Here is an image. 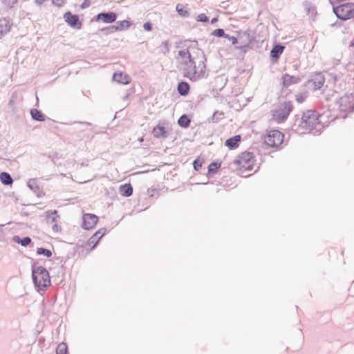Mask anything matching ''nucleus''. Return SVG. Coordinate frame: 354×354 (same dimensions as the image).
<instances>
[{"label": "nucleus", "mask_w": 354, "mask_h": 354, "mask_svg": "<svg viewBox=\"0 0 354 354\" xmlns=\"http://www.w3.org/2000/svg\"><path fill=\"white\" fill-rule=\"evenodd\" d=\"M254 157L253 153L249 151L241 153L234 160V163L239 166L241 171H250L253 169Z\"/></svg>", "instance_id": "20e7f679"}, {"label": "nucleus", "mask_w": 354, "mask_h": 354, "mask_svg": "<svg viewBox=\"0 0 354 354\" xmlns=\"http://www.w3.org/2000/svg\"><path fill=\"white\" fill-rule=\"evenodd\" d=\"M285 46L281 44H275L270 50V57L274 60H277L282 54Z\"/></svg>", "instance_id": "f3484780"}, {"label": "nucleus", "mask_w": 354, "mask_h": 354, "mask_svg": "<svg viewBox=\"0 0 354 354\" xmlns=\"http://www.w3.org/2000/svg\"><path fill=\"white\" fill-rule=\"evenodd\" d=\"M10 30V24L9 20L6 18L0 19V36L9 32Z\"/></svg>", "instance_id": "412c9836"}, {"label": "nucleus", "mask_w": 354, "mask_h": 354, "mask_svg": "<svg viewBox=\"0 0 354 354\" xmlns=\"http://www.w3.org/2000/svg\"><path fill=\"white\" fill-rule=\"evenodd\" d=\"M162 46L165 49V53H168L169 51V45L168 41H164L162 42Z\"/></svg>", "instance_id": "37998d69"}, {"label": "nucleus", "mask_w": 354, "mask_h": 354, "mask_svg": "<svg viewBox=\"0 0 354 354\" xmlns=\"http://www.w3.org/2000/svg\"><path fill=\"white\" fill-rule=\"evenodd\" d=\"M190 122L191 120L186 114L182 115L178 120V124L184 129L189 127Z\"/></svg>", "instance_id": "c85d7f7f"}, {"label": "nucleus", "mask_w": 354, "mask_h": 354, "mask_svg": "<svg viewBox=\"0 0 354 354\" xmlns=\"http://www.w3.org/2000/svg\"><path fill=\"white\" fill-rule=\"evenodd\" d=\"M312 84L315 90L319 89L324 84L325 78L324 76L321 73H318L315 74L311 80Z\"/></svg>", "instance_id": "a211bd4d"}, {"label": "nucleus", "mask_w": 354, "mask_h": 354, "mask_svg": "<svg viewBox=\"0 0 354 354\" xmlns=\"http://www.w3.org/2000/svg\"><path fill=\"white\" fill-rule=\"evenodd\" d=\"M284 135L279 130L272 129L268 131L264 138V143L272 148L281 145L283 141Z\"/></svg>", "instance_id": "0eeeda50"}, {"label": "nucleus", "mask_w": 354, "mask_h": 354, "mask_svg": "<svg viewBox=\"0 0 354 354\" xmlns=\"http://www.w3.org/2000/svg\"><path fill=\"white\" fill-rule=\"evenodd\" d=\"M100 32L104 33L106 35L113 34L115 32H118L116 30V27L115 25H111L105 28H102L100 29Z\"/></svg>", "instance_id": "72a5a7b5"}, {"label": "nucleus", "mask_w": 354, "mask_h": 354, "mask_svg": "<svg viewBox=\"0 0 354 354\" xmlns=\"http://www.w3.org/2000/svg\"><path fill=\"white\" fill-rule=\"evenodd\" d=\"M115 26L117 31H122L129 29L131 26V21L129 20L115 21Z\"/></svg>", "instance_id": "a878e982"}, {"label": "nucleus", "mask_w": 354, "mask_h": 354, "mask_svg": "<svg viewBox=\"0 0 354 354\" xmlns=\"http://www.w3.org/2000/svg\"><path fill=\"white\" fill-rule=\"evenodd\" d=\"M98 221V217L93 214H84L82 216V227L87 230L93 229Z\"/></svg>", "instance_id": "9b49d317"}, {"label": "nucleus", "mask_w": 354, "mask_h": 354, "mask_svg": "<svg viewBox=\"0 0 354 354\" xmlns=\"http://www.w3.org/2000/svg\"><path fill=\"white\" fill-rule=\"evenodd\" d=\"M65 21L71 27L80 30L82 28V24L80 20V17L77 15L72 14L71 12L68 11L64 15Z\"/></svg>", "instance_id": "9d476101"}, {"label": "nucleus", "mask_w": 354, "mask_h": 354, "mask_svg": "<svg viewBox=\"0 0 354 354\" xmlns=\"http://www.w3.org/2000/svg\"><path fill=\"white\" fill-rule=\"evenodd\" d=\"M217 21H218V17H213L211 19V24H214V23L217 22Z\"/></svg>", "instance_id": "8fccbe9b"}, {"label": "nucleus", "mask_w": 354, "mask_h": 354, "mask_svg": "<svg viewBox=\"0 0 354 354\" xmlns=\"http://www.w3.org/2000/svg\"><path fill=\"white\" fill-rule=\"evenodd\" d=\"M239 46H236V48L246 51L247 48H253L257 41L255 39L254 33L250 31H245L241 35L238 37Z\"/></svg>", "instance_id": "39448f33"}, {"label": "nucleus", "mask_w": 354, "mask_h": 354, "mask_svg": "<svg viewBox=\"0 0 354 354\" xmlns=\"http://www.w3.org/2000/svg\"><path fill=\"white\" fill-rule=\"evenodd\" d=\"M12 241L15 243L21 244L24 247H26V246H28L31 243L32 239L29 236H25V237H23V238H20L19 236L15 235L12 237Z\"/></svg>", "instance_id": "b1692460"}, {"label": "nucleus", "mask_w": 354, "mask_h": 354, "mask_svg": "<svg viewBox=\"0 0 354 354\" xmlns=\"http://www.w3.org/2000/svg\"><path fill=\"white\" fill-rule=\"evenodd\" d=\"M143 28L147 31H151L152 30V24L151 22H145L143 24Z\"/></svg>", "instance_id": "a19ab883"}, {"label": "nucleus", "mask_w": 354, "mask_h": 354, "mask_svg": "<svg viewBox=\"0 0 354 354\" xmlns=\"http://www.w3.org/2000/svg\"><path fill=\"white\" fill-rule=\"evenodd\" d=\"M225 38H227L229 41H230L232 42V44L234 45L236 44H238V42H239L238 38H236L234 36H230L227 34V37Z\"/></svg>", "instance_id": "ea45409f"}, {"label": "nucleus", "mask_w": 354, "mask_h": 354, "mask_svg": "<svg viewBox=\"0 0 354 354\" xmlns=\"http://www.w3.org/2000/svg\"><path fill=\"white\" fill-rule=\"evenodd\" d=\"M81 165H82V166H87V165H88V163H86V162H82Z\"/></svg>", "instance_id": "603ef678"}, {"label": "nucleus", "mask_w": 354, "mask_h": 354, "mask_svg": "<svg viewBox=\"0 0 354 354\" xmlns=\"http://www.w3.org/2000/svg\"><path fill=\"white\" fill-rule=\"evenodd\" d=\"M46 0H35V3L38 5L41 6L43 4L44 2H45Z\"/></svg>", "instance_id": "09e8293b"}, {"label": "nucleus", "mask_w": 354, "mask_h": 354, "mask_svg": "<svg viewBox=\"0 0 354 354\" xmlns=\"http://www.w3.org/2000/svg\"><path fill=\"white\" fill-rule=\"evenodd\" d=\"M324 126L319 121V115L314 110L304 112L301 117L296 115L291 127L292 131L299 133H304L302 131H308L313 135L320 134Z\"/></svg>", "instance_id": "f03ea898"}, {"label": "nucleus", "mask_w": 354, "mask_h": 354, "mask_svg": "<svg viewBox=\"0 0 354 354\" xmlns=\"http://www.w3.org/2000/svg\"><path fill=\"white\" fill-rule=\"evenodd\" d=\"M293 110V104L290 101H286L280 104L278 109L276 110L272 116L273 118L278 122H283L290 115V112Z\"/></svg>", "instance_id": "423d86ee"}, {"label": "nucleus", "mask_w": 354, "mask_h": 354, "mask_svg": "<svg viewBox=\"0 0 354 354\" xmlns=\"http://www.w3.org/2000/svg\"><path fill=\"white\" fill-rule=\"evenodd\" d=\"M203 161L199 158H196L193 162L194 169L196 171H199V169L202 167Z\"/></svg>", "instance_id": "e433bc0d"}, {"label": "nucleus", "mask_w": 354, "mask_h": 354, "mask_svg": "<svg viewBox=\"0 0 354 354\" xmlns=\"http://www.w3.org/2000/svg\"><path fill=\"white\" fill-rule=\"evenodd\" d=\"M176 10L180 16L183 17H188L190 15V10L185 8V7L181 3H178L176 5Z\"/></svg>", "instance_id": "cd10ccee"}, {"label": "nucleus", "mask_w": 354, "mask_h": 354, "mask_svg": "<svg viewBox=\"0 0 354 354\" xmlns=\"http://www.w3.org/2000/svg\"><path fill=\"white\" fill-rule=\"evenodd\" d=\"M52 2L54 5L61 7L64 4L65 0H52Z\"/></svg>", "instance_id": "79ce46f5"}, {"label": "nucleus", "mask_w": 354, "mask_h": 354, "mask_svg": "<svg viewBox=\"0 0 354 354\" xmlns=\"http://www.w3.org/2000/svg\"><path fill=\"white\" fill-rule=\"evenodd\" d=\"M152 133L156 138H166L167 137V133L165 127L160 124H157L153 129Z\"/></svg>", "instance_id": "dca6fc26"}, {"label": "nucleus", "mask_w": 354, "mask_h": 354, "mask_svg": "<svg viewBox=\"0 0 354 354\" xmlns=\"http://www.w3.org/2000/svg\"><path fill=\"white\" fill-rule=\"evenodd\" d=\"M178 56L182 59L180 70L184 77L196 82L208 76L205 64L207 58L202 50L197 49L196 55H193L187 48L179 50Z\"/></svg>", "instance_id": "f257e3e1"}, {"label": "nucleus", "mask_w": 354, "mask_h": 354, "mask_svg": "<svg viewBox=\"0 0 354 354\" xmlns=\"http://www.w3.org/2000/svg\"><path fill=\"white\" fill-rule=\"evenodd\" d=\"M36 254L37 255L45 256L47 258H50L53 255V252L50 250H48V249L44 248H41V247L37 248Z\"/></svg>", "instance_id": "2f4dec72"}, {"label": "nucleus", "mask_w": 354, "mask_h": 354, "mask_svg": "<svg viewBox=\"0 0 354 354\" xmlns=\"http://www.w3.org/2000/svg\"><path fill=\"white\" fill-rule=\"evenodd\" d=\"M57 213H58V212L56 209L47 211L46 212V217L48 219V222L51 224L56 222V218H57V217H58Z\"/></svg>", "instance_id": "7c9ffc66"}, {"label": "nucleus", "mask_w": 354, "mask_h": 354, "mask_svg": "<svg viewBox=\"0 0 354 354\" xmlns=\"http://www.w3.org/2000/svg\"><path fill=\"white\" fill-rule=\"evenodd\" d=\"M221 162L214 161L212 162L208 166V171L207 174V176L208 178L212 177V174H215L217 172L218 169L221 167Z\"/></svg>", "instance_id": "393cba45"}, {"label": "nucleus", "mask_w": 354, "mask_h": 354, "mask_svg": "<svg viewBox=\"0 0 354 354\" xmlns=\"http://www.w3.org/2000/svg\"><path fill=\"white\" fill-rule=\"evenodd\" d=\"M350 47H354V39L351 41Z\"/></svg>", "instance_id": "3c124183"}, {"label": "nucleus", "mask_w": 354, "mask_h": 354, "mask_svg": "<svg viewBox=\"0 0 354 354\" xmlns=\"http://www.w3.org/2000/svg\"><path fill=\"white\" fill-rule=\"evenodd\" d=\"M190 90L189 84L185 81H181L178 84L177 91L181 96H186Z\"/></svg>", "instance_id": "aec40b11"}, {"label": "nucleus", "mask_w": 354, "mask_h": 354, "mask_svg": "<svg viewBox=\"0 0 354 354\" xmlns=\"http://www.w3.org/2000/svg\"><path fill=\"white\" fill-rule=\"evenodd\" d=\"M30 115L32 120L38 122H43L46 120V116L39 110L37 109H32L30 110Z\"/></svg>", "instance_id": "5701e85b"}, {"label": "nucleus", "mask_w": 354, "mask_h": 354, "mask_svg": "<svg viewBox=\"0 0 354 354\" xmlns=\"http://www.w3.org/2000/svg\"><path fill=\"white\" fill-rule=\"evenodd\" d=\"M222 115H223V112H220L218 111H216L213 113V115L212 117V120L214 122H218L221 120Z\"/></svg>", "instance_id": "c9c22d12"}, {"label": "nucleus", "mask_w": 354, "mask_h": 354, "mask_svg": "<svg viewBox=\"0 0 354 354\" xmlns=\"http://www.w3.org/2000/svg\"><path fill=\"white\" fill-rule=\"evenodd\" d=\"M106 233V228H101L97 230L88 241V244L89 245H92L91 250L95 248L97 245L99 241L102 238V236Z\"/></svg>", "instance_id": "f8f14e48"}, {"label": "nucleus", "mask_w": 354, "mask_h": 354, "mask_svg": "<svg viewBox=\"0 0 354 354\" xmlns=\"http://www.w3.org/2000/svg\"><path fill=\"white\" fill-rule=\"evenodd\" d=\"M118 18V14L109 11V12H102L98 13L97 15L94 16L91 21H95V22H103L104 24H112L116 21V19Z\"/></svg>", "instance_id": "1a4fd4ad"}, {"label": "nucleus", "mask_w": 354, "mask_h": 354, "mask_svg": "<svg viewBox=\"0 0 354 354\" xmlns=\"http://www.w3.org/2000/svg\"><path fill=\"white\" fill-rule=\"evenodd\" d=\"M113 79L114 81L123 84H127L130 82V77L122 72L114 73L113 75Z\"/></svg>", "instance_id": "6ab92c4d"}, {"label": "nucleus", "mask_w": 354, "mask_h": 354, "mask_svg": "<svg viewBox=\"0 0 354 354\" xmlns=\"http://www.w3.org/2000/svg\"><path fill=\"white\" fill-rule=\"evenodd\" d=\"M120 194L125 197H129L133 194V187L131 184L126 183L120 185Z\"/></svg>", "instance_id": "4be33fe9"}, {"label": "nucleus", "mask_w": 354, "mask_h": 354, "mask_svg": "<svg viewBox=\"0 0 354 354\" xmlns=\"http://www.w3.org/2000/svg\"><path fill=\"white\" fill-rule=\"evenodd\" d=\"M5 2L8 7L12 8L17 2V0H6Z\"/></svg>", "instance_id": "c03bdc74"}, {"label": "nucleus", "mask_w": 354, "mask_h": 354, "mask_svg": "<svg viewBox=\"0 0 354 354\" xmlns=\"http://www.w3.org/2000/svg\"><path fill=\"white\" fill-rule=\"evenodd\" d=\"M52 227L55 232H58L61 229L60 227L56 223L53 225Z\"/></svg>", "instance_id": "49530a36"}, {"label": "nucleus", "mask_w": 354, "mask_h": 354, "mask_svg": "<svg viewBox=\"0 0 354 354\" xmlns=\"http://www.w3.org/2000/svg\"><path fill=\"white\" fill-rule=\"evenodd\" d=\"M304 6L307 12V14L311 17L315 16L317 13L316 7L312 5L310 2L305 1Z\"/></svg>", "instance_id": "c756f323"}, {"label": "nucleus", "mask_w": 354, "mask_h": 354, "mask_svg": "<svg viewBox=\"0 0 354 354\" xmlns=\"http://www.w3.org/2000/svg\"><path fill=\"white\" fill-rule=\"evenodd\" d=\"M333 80H336V78H337V77H336V75H335L334 76H333Z\"/></svg>", "instance_id": "864d4df0"}, {"label": "nucleus", "mask_w": 354, "mask_h": 354, "mask_svg": "<svg viewBox=\"0 0 354 354\" xmlns=\"http://www.w3.org/2000/svg\"><path fill=\"white\" fill-rule=\"evenodd\" d=\"M341 111L352 112L354 110V93L346 94L340 97L337 102Z\"/></svg>", "instance_id": "6e6552de"}, {"label": "nucleus", "mask_w": 354, "mask_h": 354, "mask_svg": "<svg viewBox=\"0 0 354 354\" xmlns=\"http://www.w3.org/2000/svg\"><path fill=\"white\" fill-rule=\"evenodd\" d=\"M0 181L4 185H10L13 183L10 174L6 171H3L0 174Z\"/></svg>", "instance_id": "bb28decb"}, {"label": "nucleus", "mask_w": 354, "mask_h": 354, "mask_svg": "<svg viewBox=\"0 0 354 354\" xmlns=\"http://www.w3.org/2000/svg\"><path fill=\"white\" fill-rule=\"evenodd\" d=\"M55 301H56V297H55L53 298V302H55Z\"/></svg>", "instance_id": "5fc2aeb1"}, {"label": "nucleus", "mask_w": 354, "mask_h": 354, "mask_svg": "<svg viewBox=\"0 0 354 354\" xmlns=\"http://www.w3.org/2000/svg\"><path fill=\"white\" fill-rule=\"evenodd\" d=\"M28 187L38 196L44 195L42 188H41L36 178H30L27 183Z\"/></svg>", "instance_id": "ddd939ff"}, {"label": "nucleus", "mask_w": 354, "mask_h": 354, "mask_svg": "<svg viewBox=\"0 0 354 354\" xmlns=\"http://www.w3.org/2000/svg\"><path fill=\"white\" fill-rule=\"evenodd\" d=\"M56 354H68V347L66 343L62 342L56 348Z\"/></svg>", "instance_id": "473e14b6"}, {"label": "nucleus", "mask_w": 354, "mask_h": 354, "mask_svg": "<svg viewBox=\"0 0 354 354\" xmlns=\"http://www.w3.org/2000/svg\"><path fill=\"white\" fill-rule=\"evenodd\" d=\"M241 137L240 135H235L225 140V145L230 150L236 149L239 147Z\"/></svg>", "instance_id": "4468645a"}, {"label": "nucleus", "mask_w": 354, "mask_h": 354, "mask_svg": "<svg viewBox=\"0 0 354 354\" xmlns=\"http://www.w3.org/2000/svg\"><path fill=\"white\" fill-rule=\"evenodd\" d=\"M74 124H80V125H91V124L90 122H75Z\"/></svg>", "instance_id": "de8ad7c7"}, {"label": "nucleus", "mask_w": 354, "mask_h": 354, "mask_svg": "<svg viewBox=\"0 0 354 354\" xmlns=\"http://www.w3.org/2000/svg\"><path fill=\"white\" fill-rule=\"evenodd\" d=\"M31 270L35 288L37 291H45L51 284L48 271L41 266H37L36 262L32 264Z\"/></svg>", "instance_id": "7ed1b4c3"}, {"label": "nucleus", "mask_w": 354, "mask_h": 354, "mask_svg": "<svg viewBox=\"0 0 354 354\" xmlns=\"http://www.w3.org/2000/svg\"><path fill=\"white\" fill-rule=\"evenodd\" d=\"M283 85L284 87H288L292 84H297L301 81V79L298 76L290 75L288 73H285L283 77Z\"/></svg>", "instance_id": "2eb2a0df"}, {"label": "nucleus", "mask_w": 354, "mask_h": 354, "mask_svg": "<svg viewBox=\"0 0 354 354\" xmlns=\"http://www.w3.org/2000/svg\"><path fill=\"white\" fill-rule=\"evenodd\" d=\"M306 96L301 93H299L296 95V100L299 104L304 102Z\"/></svg>", "instance_id": "58836bf2"}, {"label": "nucleus", "mask_w": 354, "mask_h": 354, "mask_svg": "<svg viewBox=\"0 0 354 354\" xmlns=\"http://www.w3.org/2000/svg\"><path fill=\"white\" fill-rule=\"evenodd\" d=\"M91 2L90 0H84L83 3L81 4V8L84 9L90 6Z\"/></svg>", "instance_id": "a18cd8bd"}, {"label": "nucleus", "mask_w": 354, "mask_h": 354, "mask_svg": "<svg viewBox=\"0 0 354 354\" xmlns=\"http://www.w3.org/2000/svg\"><path fill=\"white\" fill-rule=\"evenodd\" d=\"M212 35L216 37H226L227 34L225 33V31L223 28H217L215 29L212 33Z\"/></svg>", "instance_id": "f704fd0d"}, {"label": "nucleus", "mask_w": 354, "mask_h": 354, "mask_svg": "<svg viewBox=\"0 0 354 354\" xmlns=\"http://www.w3.org/2000/svg\"><path fill=\"white\" fill-rule=\"evenodd\" d=\"M196 19L198 22H207L209 21L208 17L204 13H201V14L198 15L196 17Z\"/></svg>", "instance_id": "4c0bfd02"}]
</instances>
